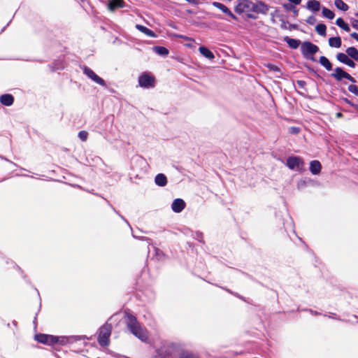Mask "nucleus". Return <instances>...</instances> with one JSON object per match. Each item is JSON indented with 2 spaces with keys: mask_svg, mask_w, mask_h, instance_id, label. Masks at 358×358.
Returning a JSON list of instances; mask_svg holds the SVG:
<instances>
[{
  "mask_svg": "<svg viewBox=\"0 0 358 358\" xmlns=\"http://www.w3.org/2000/svg\"><path fill=\"white\" fill-rule=\"evenodd\" d=\"M52 337L53 335L52 334L45 333H36L34 336V339L38 343L50 346L54 350L59 352L61 350L60 348L54 346V343H52Z\"/></svg>",
  "mask_w": 358,
  "mask_h": 358,
  "instance_id": "nucleus-5",
  "label": "nucleus"
},
{
  "mask_svg": "<svg viewBox=\"0 0 358 358\" xmlns=\"http://www.w3.org/2000/svg\"><path fill=\"white\" fill-rule=\"evenodd\" d=\"M324 317H328L331 319H333V320H341V319L340 318V317L334 313H329V315H327V314H324Z\"/></svg>",
  "mask_w": 358,
  "mask_h": 358,
  "instance_id": "nucleus-38",
  "label": "nucleus"
},
{
  "mask_svg": "<svg viewBox=\"0 0 358 358\" xmlns=\"http://www.w3.org/2000/svg\"><path fill=\"white\" fill-rule=\"evenodd\" d=\"M199 50L200 52V53L205 57L209 59H213L215 58V55L214 54L208 49L206 47H204V46H201L199 48Z\"/></svg>",
  "mask_w": 358,
  "mask_h": 358,
  "instance_id": "nucleus-20",
  "label": "nucleus"
},
{
  "mask_svg": "<svg viewBox=\"0 0 358 358\" xmlns=\"http://www.w3.org/2000/svg\"><path fill=\"white\" fill-rule=\"evenodd\" d=\"M136 28L139 30L140 31H141L142 33L145 34V35L148 36H150V37H155V33L150 29L143 26V25H141V24H136Z\"/></svg>",
  "mask_w": 358,
  "mask_h": 358,
  "instance_id": "nucleus-23",
  "label": "nucleus"
},
{
  "mask_svg": "<svg viewBox=\"0 0 358 358\" xmlns=\"http://www.w3.org/2000/svg\"><path fill=\"white\" fill-rule=\"evenodd\" d=\"M348 90H349L351 93H352V94H355V95L358 96V87H357V86H356V85H350L348 86Z\"/></svg>",
  "mask_w": 358,
  "mask_h": 358,
  "instance_id": "nucleus-35",
  "label": "nucleus"
},
{
  "mask_svg": "<svg viewBox=\"0 0 358 358\" xmlns=\"http://www.w3.org/2000/svg\"><path fill=\"white\" fill-rule=\"evenodd\" d=\"M274 293L275 294V296L277 297V300L279 303H280V299H282V298H286L287 296H288L287 292H280V295H279V292H274Z\"/></svg>",
  "mask_w": 358,
  "mask_h": 358,
  "instance_id": "nucleus-36",
  "label": "nucleus"
},
{
  "mask_svg": "<svg viewBox=\"0 0 358 358\" xmlns=\"http://www.w3.org/2000/svg\"><path fill=\"white\" fill-rule=\"evenodd\" d=\"M322 166L319 161L313 160L310 162V171L313 175L319 174L321 171Z\"/></svg>",
  "mask_w": 358,
  "mask_h": 358,
  "instance_id": "nucleus-16",
  "label": "nucleus"
},
{
  "mask_svg": "<svg viewBox=\"0 0 358 358\" xmlns=\"http://www.w3.org/2000/svg\"><path fill=\"white\" fill-rule=\"evenodd\" d=\"M286 165L292 170L300 171L303 169V162L299 157H289Z\"/></svg>",
  "mask_w": 358,
  "mask_h": 358,
  "instance_id": "nucleus-7",
  "label": "nucleus"
},
{
  "mask_svg": "<svg viewBox=\"0 0 358 358\" xmlns=\"http://www.w3.org/2000/svg\"><path fill=\"white\" fill-rule=\"evenodd\" d=\"M346 53L348 57H350L355 60H358V50L354 47H350L346 50Z\"/></svg>",
  "mask_w": 358,
  "mask_h": 358,
  "instance_id": "nucleus-26",
  "label": "nucleus"
},
{
  "mask_svg": "<svg viewBox=\"0 0 358 358\" xmlns=\"http://www.w3.org/2000/svg\"><path fill=\"white\" fill-rule=\"evenodd\" d=\"M212 5L215 6V8L221 10L224 13L227 14L228 16H229L233 20H237L238 18L236 15H234L232 12L224 4L217 2V1H213L212 3Z\"/></svg>",
  "mask_w": 358,
  "mask_h": 358,
  "instance_id": "nucleus-14",
  "label": "nucleus"
},
{
  "mask_svg": "<svg viewBox=\"0 0 358 358\" xmlns=\"http://www.w3.org/2000/svg\"><path fill=\"white\" fill-rule=\"evenodd\" d=\"M348 66L354 68L355 66V63L350 59L345 63Z\"/></svg>",
  "mask_w": 358,
  "mask_h": 358,
  "instance_id": "nucleus-42",
  "label": "nucleus"
},
{
  "mask_svg": "<svg viewBox=\"0 0 358 358\" xmlns=\"http://www.w3.org/2000/svg\"><path fill=\"white\" fill-rule=\"evenodd\" d=\"M182 349V342H171L165 348L155 350L154 358H178L175 354Z\"/></svg>",
  "mask_w": 358,
  "mask_h": 358,
  "instance_id": "nucleus-4",
  "label": "nucleus"
},
{
  "mask_svg": "<svg viewBox=\"0 0 358 358\" xmlns=\"http://www.w3.org/2000/svg\"><path fill=\"white\" fill-rule=\"evenodd\" d=\"M315 30L317 32V34H320V36H326L327 27H326L325 24H318L315 27Z\"/></svg>",
  "mask_w": 358,
  "mask_h": 358,
  "instance_id": "nucleus-30",
  "label": "nucleus"
},
{
  "mask_svg": "<svg viewBox=\"0 0 358 358\" xmlns=\"http://www.w3.org/2000/svg\"><path fill=\"white\" fill-rule=\"evenodd\" d=\"M155 181L156 184L160 187H164L167 183L166 177L162 173L157 174L155 177Z\"/></svg>",
  "mask_w": 358,
  "mask_h": 358,
  "instance_id": "nucleus-21",
  "label": "nucleus"
},
{
  "mask_svg": "<svg viewBox=\"0 0 358 358\" xmlns=\"http://www.w3.org/2000/svg\"><path fill=\"white\" fill-rule=\"evenodd\" d=\"M120 313L113 314L107 322L102 324L97 330L96 341L101 347L106 348L110 343V336L113 330V327L108 321L117 322L120 321L119 319Z\"/></svg>",
  "mask_w": 358,
  "mask_h": 358,
  "instance_id": "nucleus-2",
  "label": "nucleus"
},
{
  "mask_svg": "<svg viewBox=\"0 0 358 358\" xmlns=\"http://www.w3.org/2000/svg\"><path fill=\"white\" fill-rule=\"evenodd\" d=\"M268 6L264 2L258 1L252 3V12L256 13L266 14L268 11Z\"/></svg>",
  "mask_w": 358,
  "mask_h": 358,
  "instance_id": "nucleus-13",
  "label": "nucleus"
},
{
  "mask_svg": "<svg viewBox=\"0 0 358 358\" xmlns=\"http://www.w3.org/2000/svg\"><path fill=\"white\" fill-rule=\"evenodd\" d=\"M357 41H358V38H357Z\"/></svg>",
  "mask_w": 358,
  "mask_h": 358,
  "instance_id": "nucleus-60",
  "label": "nucleus"
},
{
  "mask_svg": "<svg viewBox=\"0 0 358 358\" xmlns=\"http://www.w3.org/2000/svg\"><path fill=\"white\" fill-rule=\"evenodd\" d=\"M336 59L339 62L345 64V63L349 60L350 58L348 57V55L340 52L336 55Z\"/></svg>",
  "mask_w": 358,
  "mask_h": 358,
  "instance_id": "nucleus-33",
  "label": "nucleus"
},
{
  "mask_svg": "<svg viewBox=\"0 0 358 358\" xmlns=\"http://www.w3.org/2000/svg\"><path fill=\"white\" fill-rule=\"evenodd\" d=\"M355 15L358 17V13H357L355 14Z\"/></svg>",
  "mask_w": 358,
  "mask_h": 358,
  "instance_id": "nucleus-58",
  "label": "nucleus"
},
{
  "mask_svg": "<svg viewBox=\"0 0 358 358\" xmlns=\"http://www.w3.org/2000/svg\"><path fill=\"white\" fill-rule=\"evenodd\" d=\"M322 15L324 17L329 20H332L335 17L334 12L327 8H322Z\"/></svg>",
  "mask_w": 358,
  "mask_h": 358,
  "instance_id": "nucleus-32",
  "label": "nucleus"
},
{
  "mask_svg": "<svg viewBox=\"0 0 358 358\" xmlns=\"http://www.w3.org/2000/svg\"><path fill=\"white\" fill-rule=\"evenodd\" d=\"M307 8L312 11L317 12L320 8V3L317 0H310L307 3Z\"/></svg>",
  "mask_w": 358,
  "mask_h": 358,
  "instance_id": "nucleus-19",
  "label": "nucleus"
},
{
  "mask_svg": "<svg viewBox=\"0 0 358 358\" xmlns=\"http://www.w3.org/2000/svg\"><path fill=\"white\" fill-rule=\"evenodd\" d=\"M336 24L341 28L343 29L345 31H350L349 25L347 23H345L342 18H338L336 20Z\"/></svg>",
  "mask_w": 358,
  "mask_h": 358,
  "instance_id": "nucleus-31",
  "label": "nucleus"
},
{
  "mask_svg": "<svg viewBox=\"0 0 358 358\" xmlns=\"http://www.w3.org/2000/svg\"><path fill=\"white\" fill-rule=\"evenodd\" d=\"M178 358H201L198 353L185 349V345L182 343V349L178 351Z\"/></svg>",
  "mask_w": 358,
  "mask_h": 358,
  "instance_id": "nucleus-12",
  "label": "nucleus"
},
{
  "mask_svg": "<svg viewBox=\"0 0 358 358\" xmlns=\"http://www.w3.org/2000/svg\"><path fill=\"white\" fill-rule=\"evenodd\" d=\"M356 323H357V324H358V320L356 322Z\"/></svg>",
  "mask_w": 358,
  "mask_h": 358,
  "instance_id": "nucleus-59",
  "label": "nucleus"
},
{
  "mask_svg": "<svg viewBox=\"0 0 358 358\" xmlns=\"http://www.w3.org/2000/svg\"><path fill=\"white\" fill-rule=\"evenodd\" d=\"M71 351L75 352L78 354H83V352H87L88 350H85V349H80V350H71Z\"/></svg>",
  "mask_w": 358,
  "mask_h": 358,
  "instance_id": "nucleus-43",
  "label": "nucleus"
},
{
  "mask_svg": "<svg viewBox=\"0 0 358 358\" xmlns=\"http://www.w3.org/2000/svg\"><path fill=\"white\" fill-rule=\"evenodd\" d=\"M37 296L38 297V299H39L40 302H39V306H38V311L36 313V315H35V316L34 317V320H33L34 329L35 331H37V326H38L37 315H38V313L40 311L41 308V298L40 292H37Z\"/></svg>",
  "mask_w": 358,
  "mask_h": 358,
  "instance_id": "nucleus-29",
  "label": "nucleus"
},
{
  "mask_svg": "<svg viewBox=\"0 0 358 358\" xmlns=\"http://www.w3.org/2000/svg\"><path fill=\"white\" fill-rule=\"evenodd\" d=\"M91 338H88L85 335H71V336H57L53 335L52 343L55 345L64 346L68 344H73L78 341H83V345L87 346L90 345L92 347L96 348V343H89L85 340H90Z\"/></svg>",
  "mask_w": 358,
  "mask_h": 358,
  "instance_id": "nucleus-3",
  "label": "nucleus"
},
{
  "mask_svg": "<svg viewBox=\"0 0 358 358\" xmlns=\"http://www.w3.org/2000/svg\"><path fill=\"white\" fill-rule=\"evenodd\" d=\"M351 37H352L353 38H355V40L357 41V38H358V34H357L356 32H353L350 34Z\"/></svg>",
  "mask_w": 358,
  "mask_h": 358,
  "instance_id": "nucleus-47",
  "label": "nucleus"
},
{
  "mask_svg": "<svg viewBox=\"0 0 358 358\" xmlns=\"http://www.w3.org/2000/svg\"><path fill=\"white\" fill-rule=\"evenodd\" d=\"M266 66L271 71H279V68L274 65V64H268L266 65Z\"/></svg>",
  "mask_w": 358,
  "mask_h": 358,
  "instance_id": "nucleus-41",
  "label": "nucleus"
},
{
  "mask_svg": "<svg viewBox=\"0 0 358 358\" xmlns=\"http://www.w3.org/2000/svg\"><path fill=\"white\" fill-rule=\"evenodd\" d=\"M13 324L14 326L17 327V322L15 320H13Z\"/></svg>",
  "mask_w": 358,
  "mask_h": 358,
  "instance_id": "nucleus-54",
  "label": "nucleus"
},
{
  "mask_svg": "<svg viewBox=\"0 0 358 358\" xmlns=\"http://www.w3.org/2000/svg\"><path fill=\"white\" fill-rule=\"evenodd\" d=\"M348 294H349V295H348V296H349V298H350V299H353L352 294L351 292H348Z\"/></svg>",
  "mask_w": 358,
  "mask_h": 358,
  "instance_id": "nucleus-53",
  "label": "nucleus"
},
{
  "mask_svg": "<svg viewBox=\"0 0 358 358\" xmlns=\"http://www.w3.org/2000/svg\"><path fill=\"white\" fill-rule=\"evenodd\" d=\"M291 130L294 134H298L299 132V129L298 127H292Z\"/></svg>",
  "mask_w": 358,
  "mask_h": 358,
  "instance_id": "nucleus-45",
  "label": "nucleus"
},
{
  "mask_svg": "<svg viewBox=\"0 0 358 358\" xmlns=\"http://www.w3.org/2000/svg\"><path fill=\"white\" fill-rule=\"evenodd\" d=\"M304 83V82H303V81H301V80L298 81V83H299L300 85H302V83Z\"/></svg>",
  "mask_w": 358,
  "mask_h": 358,
  "instance_id": "nucleus-55",
  "label": "nucleus"
},
{
  "mask_svg": "<svg viewBox=\"0 0 358 358\" xmlns=\"http://www.w3.org/2000/svg\"><path fill=\"white\" fill-rule=\"evenodd\" d=\"M134 296H135V297H136L137 299H141V294H139V292H134Z\"/></svg>",
  "mask_w": 358,
  "mask_h": 358,
  "instance_id": "nucleus-48",
  "label": "nucleus"
},
{
  "mask_svg": "<svg viewBox=\"0 0 358 358\" xmlns=\"http://www.w3.org/2000/svg\"><path fill=\"white\" fill-rule=\"evenodd\" d=\"M319 62L327 71H331L332 69V64L326 57L321 56Z\"/></svg>",
  "mask_w": 358,
  "mask_h": 358,
  "instance_id": "nucleus-24",
  "label": "nucleus"
},
{
  "mask_svg": "<svg viewBox=\"0 0 358 358\" xmlns=\"http://www.w3.org/2000/svg\"><path fill=\"white\" fill-rule=\"evenodd\" d=\"M334 4L336 7L343 11H347L348 10V6L342 0H335Z\"/></svg>",
  "mask_w": 358,
  "mask_h": 358,
  "instance_id": "nucleus-27",
  "label": "nucleus"
},
{
  "mask_svg": "<svg viewBox=\"0 0 358 358\" xmlns=\"http://www.w3.org/2000/svg\"><path fill=\"white\" fill-rule=\"evenodd\" d=\"M138 83L142 87H152L155 86V78L148 73H143L138 78Z\"/></svg>",
  "mask_w": 358,
  "mask_h": 358,
  "instance_id": "nucleus-10",
  "label": "nucleus"
},
{
  "mask_svg": "<svg viewBox=\"0 0 358 358\" xmlns=\"http://www.w3.org/2000/svg\"><path fill=\"white\" fill-rule=\"evenodd\" d=\"M355 318H357V316L356 315H353Z\"/></svg>",
  "mask_w": 358,
  "mask_h": 358,
  "instance_id": "nucleus-57",
  "label": "nucleus"
},
{
  "mask_svg": "<svg viewBox=\"0 0 358 358\" xmlns=\"http://www.w3.org/2000/svg\"><path fill=\"white\" fill-rule=\"evenodd\" d=\"M153 50L157 54L162 56H166L169 52L167 48L162 46H155Z\"/></svg>",
  "mask_w": 358,
  "mask_h": 358,
  "instance_id": "nucleus-28",
  "label": "nucleus"
},
{
  "mask_svg": "<svg viewBox=\"0 0 358 358\" xmlns=\"http://www.w3.org/2000/svg\"><path fill=\"white\" fill-rule=\"evenodd\" d=\"M337 81H341L343 79H347L352 83H355V79L352 77L348 73L343 71L341 68L337 67L334 69V72L331 74Z\"/></svg>",
  "mask_w": 358,
  "mask_h": 358,
  "instance_id": "nucleus-8",
  "label": "nucleus"
},
{
  "mask_svg": "<svg viewBox=\"0 0 358 358\" xmlns=\"http://www.w3.org/2000/svg\"><path fill=\"white\" fill-rule=\"evenodd\" d=\"M336 116V117L340 118L343 117V114L341 113H337Z\"/></svg>",
  "mask_w": 358,
  "mask_h": 358,
  "instance_id": "nucleus-51",
  "label": "nucleus"
},
{
  "mask_svg": "<svg viewBox=\"0 0 358 358\" xmlns=\"http://www.w3.org/2000/svg\"><path fill=\"white\" fill-rule=\"evenodd\" d=\"M83 73L87 76L89 77L90 79H92L93 81H94L95 83L99 84L100 85H102V86H106V83L105 81L101 78H100L99 76H98L92 69H90V68L87 67V66H85L83 68Z\"/></svg>",
  "mask_w": 358,
  "mask_h": 358,
  "instance_id": "nucleus-11",
  "label": "nucleus"
},
{
  "mask_svg": "<svg viewBox=\"0 0 358 358\" xmlns=\"http://www.w3.org/2000/svg\"><path fill=\"white\" fill-rule=\"evenodd\" d=\"M88 133L85 131H80L78 133V137L83 141H85L87 139Z\"/></svg>",
  "mask_w": 358,
  "mask_h": 358,
  "instance_id": "nucleus-37",
  "label": "nucleus"
},
{
  "mask_svg": "<svg viewBox=\"0 0 358 358\" xmlns=\"http://www.w3.org/2000/svg\"><path fill=\"white\" fill-rule=\"evenodd\" d=\"M123 321L126 326V330L142 343L150 344L151 341L149 337V331L146 327L138 321L136 314L129 308L123 310Z\"/></svg>",
  "mask_w": 358,
  "mask_h": 358,
  "instance_id": "nucleus-1",
  "label": "nucleus"
},
{
  "mask_svg": "<svg viewBox=\"0 0 358 358\" xmlns=\"http://www.w3.org/2000/svg\"><path fill=\"white\" fill-rule=\"evenodd\" d=\"M237 4L235 6V12L238 14L252 12V3L250 0H236Z\"/></svg>",
  "mask_w": 358,
  "mask_h": 358,
  "instance_id": "nucleus-6",
  "label": "nucleus"
},
{
  "mask_svg": "<svg viewBox=\"0 0 358 358\" xmlns=\"http://www.w3.org/2000/svg\"><path fill=\"white\" fill-rule=\"evenodd\" d=\"M34 346L36 347V348H41V347L38 346V345H35Z\"/></svg>",
  "mask_w": 358,
  "mask_h": 358,
  "instance_id": "nucleus-56",
  "label": "nucleus"
},
{
  "mask_svg": "<svg viewBox=\"0 0 358 358\" xmlns=\"http://www.w3.org/2000/svg\"><path fill=\"white\" fill-rule=\"evenodd\" d=\"M124 7V1L123 0H110L108 3V8L110 10H114L117 8H123Z\"/></svg>",
  "mask_w": 358,
  "mask_h": 358,
  "instance_id": "nucleus-18",
  "label": "nucleus"
},
{
  "mask_svg": "<svg viewBox=\"0 0 358 358\" xmlns=\"http://www.w3.org/2000/svg\"><path fill=\"white\" fill-rule=\"evenodd\" d=\"M285 41L289 45V46L290 48H294V49L297 48L299 46L300 43H301L299 40H296V39H294V38H290L289 37H286L285 38Z\"/></svg>",
  "mask_w": 358,
  "mask_h": 358,
  "instance_id": "nucleus-25",
  "label": "nucleus"
},
{
  "mask_svg": "<svg viewBox=\"0 0 358 358\" xmlns=\"http://www.w3.org/2000/svg\"><path fill=\"white\" fill-rule=\"evenodd\" d=\"M290 2L296 4V5H299L301 3V0H289Z\"/></svg>",
  "mask_w": 358,
  "mask_h": 358,
  "instance_id": "nucleus-46",
  "label": "nucleus"
},
{
  "mask_svg": "<svg viewBox=\"0 0 358 358\" xmlns=\"http://www.w3.org/2000/svg\"><path fill=\"white\" fill-rule=\"evenodd\" d=\"M303 310L308 311V312H310V313L312 315H314V316L320 315H321V313L317 312V310H314L310 309V308H308H308H305V309H303Z\"/></svg>",
  "mask_w": 358,
  "mask_h": 358,
  "instance_id": "nucleus-40",
  "label": "nucleus"
},
{
  "mask_svg": "<svg viewBox=\"0 0 358 358\" xmlns=\"http://www.w3.org/2000/svg\"><path fill=\"white\" fill-rule=\"evenodd\" d=\"M341 38L339 36L329 38V44L332 48H338L341 46Z\"/></svg>",
  "mask_w": 358,
  "mask_h": 358,
  "instance_id": "nucleus-22",
  "label": "nucleus"
},
{
  "mask_svg": "<svg viewBox=\"0 0 358 358\" xmlns=\"http://www.w3.org/2000/svg\"><path fill=\"white\" fill-rule=\"evenodd\" d=\"M185 207V202L181 199H176L171 204V209L175 213H180Z\"/></svg>",
  "mask_w": 358,
  "mask_h": 358,
  "instance_id": "nucleus-15",
  "label": "nucleus"
},
{
  "mask_svg": "<svg viewBox=\"0 0 358 358\" xmlns=\"http://www.w3.org/2000/svg\"><path fill=\"white\" fill-rule=\"evenodd\" d=\"M247 16H248V17L252 18V19H255L256 18V17L254 15H252V14H251L250 13H247Z\"/></svg>",
  "mask_w": 358,
  "mask_h": 358,
  "instance_id": "nucleus-50",
  "label": "nucleus"
},
{
  "mask_svg": "<svg viewBox=\"0 0 358 358\" xmlns=\"http://www.w3.org/2000/svg\"><path fill=\"white\" fill-rule=\"evenodd\" d=\"M284 8H285V9H287V10H291V9H292V6H291V5H288V4H285V5H284Z\"/></svg>",
  "mask_w": 358,
  "mask_h": 358,
  "instance_id": "nucleus-49",
  "label": "nucleus"
},
{
  "mask_svg": "<svg viewBox=\"0 0 358 358\" xmlns=\"http://www.w3.org/2000/svg\"><path fill=\"white\" fill-rule=\"evenodd\" d=\"M53 355L56 358H62L61 356L56 352H53Z\"/></svg>",
  "mask_w": 358,
  "mask_h": 358,
  "instance_id": "nucleus-52",
  "label": "nucleus"
},
{
  "mask_svg": "<svg viewBox=\"0 0 358 358\" xmlns=\"http://www.w3.org/2000/svg\"><path fill=\"white\" fill-rule=\"evenodd\" d=\"M186 1H188L189 3L194 4V5H198L200 3V1L199 0H186Z\"/></svg>",
  "mask_w": 358,
  "mask_h": 358,
  "instance_id": "nucleus-44",
  "label": "nucleus"
},
{
  "mask_svg": "<svg viewBox=\"0 0 358 358\" xmlns=\"http://www.w3.org/2000/svg\"><path fill=\"white\" fill-rule=\"evenodd\" d=\"M0 101L3 105L10 106L13 103L14 99L11 94H3L0 96Z\"/></svg>",
  "mask_w": 358,
  "mask_h": 358,
  "instance_id": "nucleus-17",
  "label": "nucleus"
},
{
  "mask_svg": "<svg viewBox=\"0 0 358 358\" xmlns=\"http://www.w3.org/2000/svg\"><path fill=\"white\" fill-rule=\"evenodd\" d=\"M301 50L306 57H308L310 55L315 54L319 50V48L315 44L306 41L301 44Z\"/></svg>",
  "mask_w": 358,
  "mask_h": 358,
  "instance_id": "nucleus-9",
  "label": "nucleus"
},
{
  "mask_svg": "<svg viewBox=\"0 0 358 358\" xmlns=\"http://www.w3.org/2000/svg\"><path fill=\"white\" fill-rule=\"evenodd\" d=\"M229 293L234 294L236 297L241 299L242 301H243L248 303H252L251 302L252 301V300L239 294L238 292H229Z\"/></svg>",
  "mask_w": 358,
  "mask_h": 358,
  "instance_id": "nucleus-34",
  "label": "nucleus"
},
{
  "mask_svg": "<svg viewBox=\"0 0 358 358\" xmlns=\"http://www.w3.org/2000/svg\"><path fill=\"white\" fill-rule=\"evenodd\" d=\"M106 351L108 354L110 355L112 357H115V358H119L121 357V355L119 354V353H117L115 352H113V350L108 349V348H106Z\"/></svg>",
  "mask_w": 358,
  "mask_h": 358,
  "instance_id": "nucleus-39",
  "label": "nucleus"
}]
</instances>
